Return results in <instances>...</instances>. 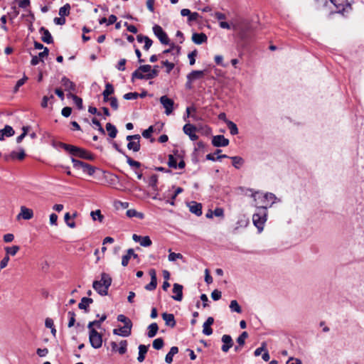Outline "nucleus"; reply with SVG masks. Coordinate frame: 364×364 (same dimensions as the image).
Returning a JSON list of instances; mask_svg holds the SVG:
<instances>
[{"label": "nucleus", "instance_id": "nucleus-1", "mask_svg": "<svg viewBox=\"0 0 364 364\" xmlns=\"http://www.w3.org/2000/svg\"><path fill=\"white\" fill-rule=\"evenodd\" d=\"M280 202V199L272 193H266L262 196V202L264 205L256 208V211L252 215V221L259 232H262L264 225L267 221V208L272 206L276 202Z\"/></svg>", "mask_w": 364, "mask_h": 364}, {"label": "nucleus", "instance_id": "nucleus-2", "mask_svg": "<svg viewBox=\"0 0 364 364\" xmlns=\"http://www.w3.org/2000/svg\"><path fill=\"white\" fill-rule=\"evenodd\" d=\"M318 6L322 4L323 6H327L329 4H333L335 8V13L341 14L345 15L352 9L351 6L348 3L347 0H316Z\"/></svg>", "mask_w": 364, "mask_h": 364}, {"label": "nucleus", "instance_id": "nucleus-3", "mask_svg": "<svg viewBox=\"0 0 364 364\" xmlns=\"http://www.w3.org/2000/svg\"><path fill=\"white\" fill-rule=\"evenodd\" d=\"M58 146L63 149H65L66 151L69 152L70 154L75 156L80 157L81 159H87V160H93L94 156L90 152L87 151L85 149H83L82 148L65 144L63 142H59Z\"/></svg>", "mask_w": 364, "mask_h": 364}, {"label": "nucleus", "instance_id": "nucleus-4", "mask_svg": "<svg viewBox=\"0 0 364 364\" xmlns=\"http://www.w3.org/2000/svg\"><path fill=\"white\" fill-rule=\"evenodd\" d=\"M112 278L107 273H102L101 279L93 282V289L101 296H106L108 294V289L111 286Z\"/></svg>", "mask_w": 364, "mask_h": 364}, {"label": "nucleus", "instance_id": "nucleus-5", "mask_svg": "<svg viewBox=\"0 0 364 364\" xmlns=\"http://www.w3.org/2000/svg\"><path fill=\"white\" fill-rule=\"evenodd\" d=\"M71 161L73 164V167L77 169H82L84 173H87L89 176H92L95 172V167L85 163L82 161L72 158Z\"/></svg>", "mask_w": 364, "mask_h": 364}, {"label": "nucleus", "instance_id": "nucleus-6", "mask_svg": "<svg viewBox=\"0 0 364 364\" xmlns=\"http://www.w3.org/2000/svg\"><path fill=\"white\" fill-rule=\"evenodd\" d=\"M89 341L92 347L95 349L100 348L102 345V335L95 329L89 331Z\"/></svg>", "mask_w": 364, "mask_h": 364}, {"label": "nucleus", "instance_id": "nucleus-7", "mask_svg": "<svg viewBox=\"0 0 364 364\" xmlns=\"http://www.w3.org/2000/svg\"><path fill=\"white\" fill-rule=\"evenodd\" d=\"M153 32L154 35L159 38L160 42L164 45L169 44V38L166 34V33L163 30V28L159 26L155 25L153 26Z\"/></svg>", "mask_w": 364, "mask_h": 364}, {"label": "nucleus", "instance_id": "nucleus-8", "mask_svg": "<svg viewBox=\"0 0 364 364\" xmlns=\"http://www.w3.org/2000/svg\"><path fill=\"white\" fill-rule=\"evenodd\" d=\"M160 102L165 109V113L167 115L171 114L173 110V100L168 98L166 95H163L160 97Z\"/></svg>", "mask_w": 364, "mask_h": 364}, {"label": "nucleus", "instance_id": "nucleus-9", "mask_svg": "<svg viewBox=\"0 0 364 364\" xmlns=\"http://www.w3.org/2000/svg\"><path fill=\"white\" fill-rule=\"evenodd\" d=\"M197 129L196 126L191 124H186L183 127V132L187 134L191 141H196L198 136L196 134Z\"/></svg>", "mask_w": 364, "mask_h": 364}, {"label": "nucleus", "instance_id": "nucleus-10", "mask_svg": "<svg viewBox=\"0 0 364 364\" xmlns=\"http://www.w3.org/2000/svg\"><path fill=\"white\" fill-rule=\"evenodd\" d=\"M182 16H188L187 23L191 25L193 21H197L200 15L197 12H191L188 9H183L181 10Z\"/></svg>", "mask_w": 364, "mask_h": 364}, {"label": "nucleus", "instance_id": "nucleus-11", "mask_svg": "<svg viewBox=\"0 0 364 364\" xmlns=\"http://www.w3.org/2000/svg\"><path fill=\"white\" fill-rule=\"evenodd\" d=\"M212 144L215 147H224L229 144V140L223 135H216L213 137Z\"/></svg>", "mask_w": 364, "mask_h": 364}, {"label": "nucleus", "instance_id": "nucleus-12", "mask_svg": "<svg viewBox=\"0 0 364 364\" xmlns=\"http://www.w3.org/2000/svg\"><path fill=\"white\" fill-rule=\"evenodd\" d=\"M223 345L221 347V350L224 353H227L233 346V341L230 335L225 334L221 338Z\"/></svg>", "mask_w": 364, "mask_h": 364}, {"label": "nucleus", "instance_id": "nucleus-13", "mask_svg": "<svg viewBox=\"0 0 364 364\" xmlns=\"http://www.w3.org/2000/svg\"><path fill=\"white\" fill-rule=\"evenodd\" d=\"M149 275L151 277V282L149 284L145 286V289L147 291H153L156 288L157 286V279H156V272L154 269H151L149 270Z\"/></svg>", "mask_w": 364, "mask_h": 364}, {"label": "nucleus", "instance_id": "nucleus-14", "mask_svg": "<svg viewBox=\"0 0 364 364\" xmlns=\"http://www.w3.org/2000/svg\"><path fill=\"white\" fill-rule=\"evenodd\" d=\"M157 77L156 75V73L152 72L151 70L149 71L146 74H139L138 73H132V81L134 82L135 79H139V80H151Z\"/></svg>", "mask_w": 364, "mask_h": 364}, {"label": "nucleus", "instance_id": "nucleus-15", "mask_svg": "<svg viewBox=\"0 0 364 364\" xmlns=\"http://www.w3.org/2000/svg\"><path fill=\"white\" fill-rule=\"evenodd\" d=\"M173 293L175 294L172 296L173 299L181 301L183 299V286L175 283L173 287Z\"/></svg>", "mask_w": 364, "mask_h": 364}, {"label": "nucleus", "instance_id": "nucleus-16", "mask_svg": "<svg viewBox=\"0 0 364 364\" xmlns=\"http://www.w3.org/2000/svg\"><path fill=\"white\" fill-rule=\"evenodd\" d=\"M33 213L31 209H29L25 206L21 207V212L17 215V219L23 218L24 220H30L33 218Z\"/></svg>", "mask_w": 364, "mask_h": 364}, {"label": "nucleus", "instance_id": "nucleus-17", "mask_svg": "<svg viewBox=\"0 0 364 364\" xmlns=\"http://www.w3.org/2000/svg\"><path fill=\"white\" fill-rule=\"evenodd\" d=\"M192 41L194 43L200 45L207 42L208 37L204 33H193L192 35Z\"/></svg>", "mask_w": 364, "mask_h": 364}, {"label": "nucleus", "instance_id": "nucleus-18", "mask_svg": "<svg viewBox=\"0 0 364 364\" xmlns=\"http://www.w3.org/2000/svg\"><path fill=\"white\" fill-rule=\"evenodd\" d=\"M214 323V318L213 317H208L203 325V333L206 336H210L213 333V329L211 325Z\"/></svg>", "mask_w": 364, "mask_h": 364}, {"label": "nucleus", "instance_id": "nucleus-19", "mask_svg": "<svg viewBox=\"0 0 364 364\" xmlns=\"http://www.w3.org/2000/svg\"><path fill=\"white\" fill-rule=\"evenodd\" d=\"M42 34L41 40L46 43H52L53 42V37L48 29L44 27H41L39 30Z\"/></svg>", "mask_w": 364, "mask_h": 364}, {"label": "nucleus", "instance_id": "nucleus-20", "mask_svg": "<svg viewBox=\"0 0 364 364\" xmlns=\"http://www.w3.org/2000/svg\"><path fill=\"white\" fill-rule=\"evenodd\" d=\"M14 134V129L9 125H6L4 129H0V140L3 141L5 136H12Z\"/></svg>", "mask_w": 364, "mask_h": 364}, {"label": "nucleus", "instance_id": "nucleus-21", "mask_svg": "<svg viewBox=\"0 0 364 364\" xmlns=\"http://www.w3.org/2000/svg\"><path fill=\"white\" fill-rule=\"evenodd\" d=\"M113 333L114 335L127 337L131 335L132 329L129 328V326H124L122 327H120L119 328H114L113 330Z\"/></svg>", "mask_w": 364, "mask_h": 364}, {"label": "nucleus", "instance_id": "nucleus-22", "mask_svg": "<svg viewBox=\"0 0 364 364\" xmlns=\"http://www.w3.org/2000/svg\"><path fill=\"white\" fill-rule=\"evenodd\" d=\"M189 210L197 216H200L202 215V205L200 203L192 201L189 204Z\"/></svg>", "mask_w": 364, "mask_h": 364}, {"label": "nucleus", "instance_id": "nucleus-23", "mask_svg": "<svg viewBox=\"0 0 364 364\" xmlns=\"http://www.w3.org/2000/svg\"><path fill=\"white\" fill-rule=\"evenodd\" d=\"M161 316L166 326H170L171 328H173L176 326V321L173 314L163 313Z\"/></svg>", "mask_w": 364, "mask_h": 364}, {"label": "nucleus", "instance_id": "nucleus-24", "mask_svg": "<svg viewBox=\"0 0 364 364\" xmlns=\"http://www.w3.org/2000/svg\"><path fill=\"white\" fill-rule=\"evenodd\" d=\"M61 84L64 87L65 91H75V83L73 82L70 81L66 77H62Z\"/></svg>", "mask_w": 364, "mask_h": 364}, {"label": "nucleus", "instance_id": "nucleus-25", "mask_svg": "<svg viewBox=\"0 0 364 364\" xmlns=\"http://www.w3.org/2000/svg\"><path fill=\"white\" fill-rule=\"evenodd\" d=\"M93 303V299L91 298L83 297L81 299V301L78 304V308L80 309L85 310V312H88L89 311V305Z\"/></svg>", "mask_w": 364, "mask_h": 364}, {"label": "nucleus", "instance_id": "nucleus-26", "mask_svg": "<svg viewBox=\"0 0 364 364\" xmlns=\"http://www.w3.org/2000/svg\"><path fill=\"white\" fill-rule=\"evenodd\" d=\"M178 353V348L176 346H173L171 348L169 352L166 354L165 357V361L166 363H171L173 362V357Z\"/></svg>", "mask_w": 364, "mask_h": 364}, {"label": "nucleus", "instance_id": "nucleus-27", "mask_svg": "<svg viewBox=\"0 0 364 364\" xmlns=\"http://www.w3.org/2000/svg\"><path fill=\"white\" fill-rule=\"evenodd\" d=\"M148 347L149 346H145V345H139V355H138V358H137V360L139 362L141 363L145 359V355L146 354L147 351H148Z\"/></svg>", "mask_w": 364, "mask_h": 364}, {"label": "nucleus", "instance_id": "nucleus-28", "mask_svg": "<svg viewBox=\"0 0 364 364\" xmlns=\"http://www.w3.org/2000/svg\"><path fill=\"white\" fill-rule=\"evenodd\" d=\"M107 318V316L105 314L102 315L100 320H95L93 321L89 322L87 325V328L89 331H91V329H95L93 326H97V328H100L101 323L105 321Z\"/></svg>", "mask_w": 364, "mask_h": 364}, {"label": "nucleus", "instance_id": "nucleus-29", "mask_svg": "<svg viewBox=\"0 0 364 364\" xmlns=\"http://www.w3.org/2000/svg\"><path fill=\"white\" fill-rule=\"evenodd\" d=\"M205 72H206L205 70H193L191 73H189L188 75L187 78H188V80H194L197 78L203 77L205 75Z\"/></svg>", "mask_w": 364, "mask_h": 364}, {"label": "nucleus", "instance_id": "nucleus-30", "mask_svg": "<svg viewBox=\"0 0 364 364\" xmlns=\"http://www.w3.org/2000/svg\"><path fill=\"white\" fill-rule=\"evenodd\" d=\"M159 330V326L156 323H152L148 326L147 336L149 338L154 337Z\"/></svg>", "mask_w": 364, "mask_h": 364}, {"label": "nucleus", "instance_id": "nucleus-31", "mask_svg": "<svg viewBox=\"0 0 364 364\" xmlns=\"http://www.w3.org/2000/svg\"><path fill=\"white\" fill-rule=\"evenodd\" d=\"M230 159L232 160V166L239 169L244 164V159L240 156H230Z\"/></svg>", "mask_w": 364, "mask_h": 364}, {"label": "nucleus", "instance_id": "nucleus-32", "mask_svg": "<svg viewBox=\"0 0 364 364\" xmlns=\"http://www.w3.org/2000/svg\"><path fill=\"white\" fill-rule=\"evenodd\" d=\"M106 129L108 132V135L111 138L114 139L116 137L117 134V129L114 125L109 122L106 124Z\"/></svg>", "mask_w": 364, "mask_h": 364}, {"label": "nucleus", "instance_id": "nucleus-33", "mask_svg": "<svg viewBox=\"0 0 364 364\" xmlns=\"http://www.w3.org/2000/svg\"><path fill=\"white\" fill-rule=\"evenodd\" d=\"M140 139H135L127 144V148L134 152L139 151L140 150Z\"/></svg>", "mask_w": 364, "mask_h": 364}, {"label": "nucleus", "instance_id": "nucleus-34", "mask_svg": "<svg viewBox=\"0 0 364 364\" xmlns=\"http://www.w3.org/2000/svg\"><path fill=\"white\" fill-rule=\"evenodd\" d=\"M68 97H70L73 99V100L74 101V103L75 104V105L77 106V107L79 109H83L82 100L80 97H79L78 96L73 95L72 93L68 94Z\"/></svg>", "mask_w": 364, "mask_h": 364}, {"label": "nucleus", "instance_id": "nucleus-35", "mask_svg": "<svg viewBox=\"0 0 364 364\" xmlns=\"http://www.w3.org/2000/svg\"><path fill=\"white\" fill-rule=\"evenodd\" d=\"M117 321L123 323L124 326H129V328L132 329V322L128 317L125 316L123 314H119L117 316Z\"/></svg>", "mask_w": 364, "mask_h": 364}, {"label": "nucleus", "instance_id": "nucleus-36", "mask_svg": "<svg viewBox=\"0 0 364 364\" xmlns=\"http://www.w3.org/2000/svg\"><path fill=\"white\" fill-rule=\"evenodd\" d=\"M4 250L6 252V255L15 256L16 253L19 251L20 247L18 245H14L12 247H6Z\"/></svg>", "mask_w": 364, "mask_h": 364}, {"label": "nucleus", "instance_id": "nucleus-37", "mask_svg": "<svg viewBox=\"0 0 364 364\" xmlns=\"http://www.w3.org/2000/svg\"><path fill=\"white\" fill-rule=\"evenodd\" d=\"M158 176L156 174H153L150 176L149 180V185L152 188L154 191L158 190Z\"/></svg>", "mask_w": 364, "mask_h": 364}, {"label": "nucleus", "instance_id": "nucleus-38", "mask_svg": "<svg viewBox=\"0 0 364 364\" xmlns=\"http://www.w3.org/2000/svg\"><path fill=\"white\" fill-rule=\"evenodd\" d=\"M180 50H181V47L180 46H176L173 43H172L171 45L170 48L164 50L161 54H159V56H161L164 54L169 53L171 52H173V54H177L178 55L180 53Z\"/></svg>", "mask_w": 364, "mask_h": 364}, {"label": "nucleus", "instance_id": "nucleus-39", "mask_svg": "<svg viewBox=\"0 0 364 364\" xmlns=\"http://www.w3.org/2000/svg\"><path fill=\"white\" fill-rule=\"evenodd\" d=\"M126 214H127V215L129 218L136 217V218H138L139 219H143L144 218V213H140V212H137L134 209H129V210H128L127 211Z\"/></svg>", "mask_w": 364, "mask_h": 364}, {"label": "nucleus", "instance_id": "nucleus-40", "mask_svg": "<svg viewBox=\"0 0 364 364\" xmlns=\"http://www.w3.org/2000/svg\"><path fill=\"white\" fill-rule=\"evenodd\" d=\"M226 124L232 135L234 136L238 134V128L235 123L232 121H228Z\"/></svg>", "mask_w": 364, "mask_h": 364}, {"label": "nucleus", "instance_id": "nucleus-41", "mask_svg": "<svg viewBox=\"0 0 364 364\" xmlns=\"http://www.w3.org/2000/svg\"><path fill=\"white\" fill-rule=\"evenodd\" d=\"M151 70V66L150 65H140L135 71L133 73H138L139 74H146Z\"/></svg>", "mask_w": 364, "mask_h": 364}, {"label": "nucleus", "instance_id": "nucleus-42", "mask_svg": "<svg viewBox=\"0 0 364 364\" xmlns=\"http://www.w3.org/2000/svg\"><path fill=\"white\" fill-rule=\"evenodd\" d=\"M70 5L69 4H66L60 8L59 15L61 17L68 16L70 14Z\"/></svg>", "mask_w": 364, "mask_h": 364}, {"label": "nucleus", "instance_id": "nucleus-43", "mask_svg": "<svg viewBox=\"0 0 364 364\" xmlns=\"http://www.w3.org/2000/svg\"><path fill=\"white\" fill-rule=\"evenodd\" d=\"M230 309L232 312L238 314L242 312V309L236 300H232L230 304Z\"/></svg>", "mask_w": 364, "mask_h": 364}, {"label": "nucleus", "instance_id": "nucleus-44", "mask_svg": "<svg viewBox=\"0 0 364 364\" xmlns=\"http://www.w3.org/2000/svg\"><path fill=\"white\" fill-rule=\"evenodd\" d=\"M77 216V213H75L72 218H75ZM71 216L69 213H66L64 216L65 222L66 223L67 225L71 228H74L75 227V223L74 222H70V221Z\"/></svg>", "mask_w": 364, "mask_h": 364}, {"label": "nucleus", "instance_id": "nucleus-45", "mask_svg": "<svg viewBox=\"0 0 364 364\" xmlns=\"http://www.w3.org/2000/svg\"><path fill=\"white\" fill-rule=\"evenodd\" d=\"M114 92V87L112 84H110L109 82H107L106 85H105V90L103 91L102 92V95H111L112 94H113Z\"/></svg>", "mask_w": 364, "mask_h": 364}, {"label": "nucleus", "instance_id": "nucleus-46", "mask_svg": "<svg viewBox=\"0 0 364 364\" xmlns=\"http://www.w3.org/2000/svg\"><path fill=\"white\" fill-rule=\"evenodd\" d=\"M164 345V342L161 338H158L153 341V348L156 350L161 349Z\"/></svg>", "mask_w": 364, "mask_h": 364}, {"label": "nucleus", "instance_id": "nucleus-47", "mask_svg": "<svg viewBox=\"0 0 364 364\" xmlns=\"http://www.w3.org/2000/svg\"><path fill=\"white\" fill-rule=\"evenodd\" d=\"M90 215L93 220H98L100 222H102L104 218L100 210L92 211Z\"/></svg>", "mask_w": 364, "mask_h": 364}, {"label": "nucleus", "instance_id": "nucleus-48", "mask_svg": "<svg viewBox=\"0 0 364 364\" xmlns=\"http://www.w3.org/2000/svg\"><path fill=\"white\" fill-rule=\"evenodd\" d=\"M119 345L120 347L118 348L117 351L120 355H123L127 352V341L126 340L121 341Z\"/></svg>", "mask_w": 364, "mask_h": 364}, {"label": "nucleus", "instance_id": "nucleus-49", "mask_svg": "<svg viewBox=\"0 0 364 364\" xmlns=\"http://www.w3.org/2000/svg\"><path fill=\"white\" fill-rule=\"evenodd\" d=\"M125 156L127 159V162L130 166L134 167V168H139L141 166L140 162L134 161V159H132L131 157H129L127 155H126Z\"/></svg>", "mask_w": 364, "mask_h": 364}, {"label": "nucleus", "instance_id": "nucleus-50", "mask_svg": "<svg viewBox=\"0 0 364 364\" xmlns=\"http://www.w3.org/2000/svg\"><path fill=\"white\" fill-rule=\"evenodd\" d=\"M248 337V333L246 331L242 332L239 337L237 338V343L240 346H242L245 344V339Z\"/></svg>", "mask_w": 364, "mask_h": 364}, {"label": "nucleus", "instance_id": "nucleus-51", "mask_svg": "<svg viewBox=\"0 0 364 364\" xmlns=\"http://www.w3.org/2000/svg\"><path fill=\"white\" fill-rule=\"evenodd\" d=\"M152 244V242L149 236L141 237L140 245L143 247H149Z\"/></svg>", "mask_w": 364, "mask_h": 364}, {"label": "nucleus", "instance_id": "nucleus-52", "mask_svg": "<svg viewBox=\"0 0 364 364\" xmlns=\"http://www.w3.org/2000/svg\"><path fill=\"white\" fill-rule=\"evenodd\" d=\"M68 315L69 316L68 327L71 328L74 326L75 322V314L73 311H68Z\"/></svg>", "mask_w": 364, "mask_h": 364}, {"label": "nucleus", "instance_id": "nucleus-53", "mask_svg": "<svg viewBox=\"0 0 364 364\" xmlns=\"http://www.w3.org/2000/svg\"><path fill=\"white\" fill-rule=\"evenodd\" d=\"M168 165L170 168H177L176 159L173 155L168 156Z\"/></svg>", "mask_w": 364, "mask_h": 364}, {"label": "nucleus", "instance_id": "nucleus-54", "mask_svg": "<svg viewBox=\"0 0 364 364\" xmlns=\"http://www.w3.org/2000/svg\"><path fill=\"white\" fill-rule=\"evenodd\" d=\"M183 255L181 253H175V252H170L168 255V260L171 262H174L177 259H182Z\"/></svg>", "mask_w": 364, "mask_h": 364}, {"label": "nucleus", "instance_id": "nucleus-55", "mask_svg": "<svg viewBox=\"0 0 364 364\" xmlns=\"http://www.w3.org/2000/svg\"><path fill=\"white\" fill-rule=\"evenodd\" d=\"M139 93L134 92H128V93H126L125 95H124L123 97L127 100H135L136 99L137 97H139Z\"/></svg>", "mask_w": 364, "mask_h": 364}, {"label": "nucleus", "instance_id": "nucleus-56", "mask_svg": "<svg viewBox=\"0 0 364 364\" xmlns=\"http://www.w3.org/2000/svg\"><path fill=\"white\" fill-rule=\"evenodd\" d=\"M154 132V128L152 126H150L147 129H145L142 132V136L146 138L149 139L151 137L152 132Z\"/></svg>", "mask_w": 364, "mask_h": 364}, {"label": "nucleus", "instance_id": "nucleus-57", "mask_svg": "<svg viewBox=\"0 0 364 364\" xmlns=\"http://www.w3.org/2000/svg\"><path fill=\"white\" fill-rule=\"evenodd\" d=\"M127 63V60L124 58L121 59L119 62L116 68L120 71L125 70V64Z\"/></svg>", "mask_w": 364, "mask_h": 364}, {"label": "nucleus", "instance_id": "nucleus-58", "mask_svg": "<svg viewBox=\"0 0 364 364\" xmlns=\"http://www.w3.org/2000/svg\"><path fill=\"white\" fill-rule=\"evenodd\" d=\"M109 105L114 110H117L119 107L117 99L115 97H111L110 101H109Z\"/></svg>", "mask_w": 364, "mask_h": 364}, {"label": "nucleus", "instance_id": "nucleus-59", "mask_svg": "<svg viewBox=\"0 0 364 364\" xmlns=\"http://www.w3.org/2000/svg\"><path fill=\"white\" fill-rule=\"evenodd\" d=\"M162 64L166 68L167 73H169L174 68V64L168 60L162 61Z\"/></svg>", "mask_w": 364, "mask_h": 364}, {"label": "nucleus", "instance_id": "nucleus-60", "mask_svg": "<svg viewBox=\"0 0 364 364\" xmlns=\"http://www.w3.org/2000/svg\"><path fill=\"white\" fill-rule=\"evenodd\" d=\"M197 55V50H195L193 51H192L191 53H190L188 54V58H189V61H190V65H193L195 64V62H196V59H195V57Z\"/></svg>", "mask_w": 364, "mask_h": 364}, {"label": "nucleus", "instance_id": "nucleus-61", "mask_svg": "<svg viewBox=\"0 0 364 364\" xmlns=\"http://www.w3.org/2000/svg\"><path fill=\"white\" fill-rule=\"evenodd\" d=\"M9 259V256L5 255L4 257L0 262V269L5 268L8 265Z\"/></svg>", "mask_w": 364, "mask_h": 364}, {"label": "nucleus", "instance_id": "nucleus-62", "mask_svg": "<svg viewBox=\"0 0 364 364\" xmlns=\"http://www.w3.org/2000/svg\"><path fill=\"white\" fill-rule=\"evenodd\" d=\"M211 297L214 301H218L221 298V292L218 289H215L211 293Z\"/></svg>", "mask_w": 364, "mask_h": 364}, {"label": "nucleus", "instance_id": "nucleus-63", "mask_svg": "<svg viewBox=\"0 0 364 364\" xmlns=\"http://www.w3.org/2000/svg\"><path fill=\"white\" fill-rule=\"evenodd\" d=\"M72 112V109L70 107H65L61 111V114L65 117H68Z\"/></svg>", "mask_w": 364, "mask_h": 364}, {"label": "nucleus", "instance_id": "nucleus-64", "mask_svg": "<svg viewBox=\"0 0 364 364\" xmlns=\"http://www.w3.org/2000/svg\"><path fill=\"white\" fill-rule=\"evenodd\" d=\"M36 353L40 357H45L48 353V350L45 348H38Z\"/></svg>", "mask_w": 364, "mask_h": 364}]
</instances>
